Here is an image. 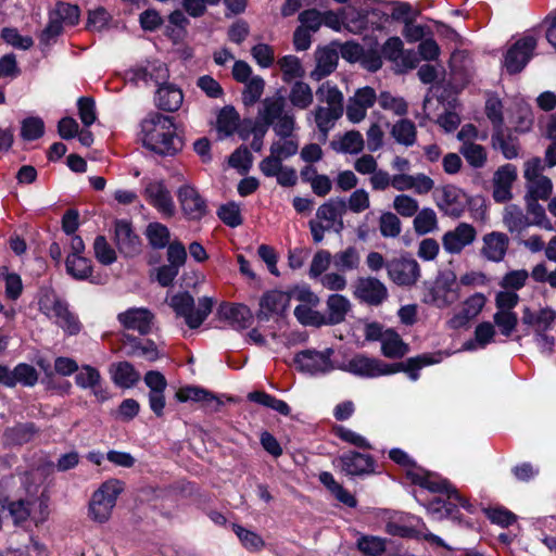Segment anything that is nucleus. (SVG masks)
Returning a JSON list of instances; mask_svg holds the SVG:
<instances>
[{"label": "nucleus", "instance_id": "nucleus-1", "mask_svg": "<svg viewBox=\"0 0 556 556\" xmlns=\"http://www.w3.org/2000/svg\"><path fill=\"white\" fill-rule=\"evenodd\" d=\"M141 134L143 146L160 155H174L184 146L176 134L173 117L159 112L150 113L142 121Z\"/></svg>", "mask_w": 556, "mask_h": 556}, {"label": "nucleus", "instance_id": "nucleus-2", "mask_svg": "<svg viewBox=\"0 0 556 556\" xmlns=\"http://www.w3.org/2000/svg\"><path fill=\"white\" fill-rule=\"evenodd\" d=\"M286 99L278 94L267 97L262 101V109L258 111V117L263 121V127L273 126L277 136L282 139L289 138L295 128L293 114L286 112Z\"/></svg>", "mask_w": 556, "mask_h": 556}, {"label": "nucleus", "instance_id": "nucleus-3", "mask_svg": "<svg viewBox=\"0 0 556 556\" xmlns=\"http://www.w3.org/2000/svg\"><path fill=\"white\" fill-rule=\"evenodd\" d=\"M123 490L124 483L117 479L102 483L90 500L89 517L100 523L108 521Z\"/></svg>", "mask_w": 556, "mask_h": 556}, {"label": "nucleus", "instance_id": "nucleus-4", "mask_svg": "<svg viewBox=\"0 0 556 556\" xmlns=\"http://www.w3.org/2000/svg\"><path fill=\"white\" fill-rule=\"evenodd\" d=\"M469 41L454 30V94L458 93L473 76V60Z\"/></svg>", "mask_w": 556, "mask_h": 556}, {"label": "nucleus", "instance_id": "nucleus-5", "mask_svg": "<svg viewBox=\"0 0 556 556\" xmlns=\"http://www.w3.org/2000/svg\"><path fill=\"white\" fill-rule=\"evenodd\" d=\"M534 36L527 35L515 41L504 54V66L509 75L520 73L533 56L536 48Z\"/></svg>", "mask_w": 556, "mask_h": 556}, {"label": "nucleus", "instance_id": "nucleus-6", "mask_svg": "<svg viewBox=\"0 0 556 556\" xmlns=\"http://www.w3.org/2000/svg\"><path fill=\"white\" fill-rule=\"evenodd\" d=\"M334 351L330 348L324 351L304 350L295 354L294 364L296 368L309 375L326 374L336 368L331 362Z\"/></svg>", "mask_w": 556, "mask_h": 556}, {"label": "nucleus", "instance_id": "nucleus-7", "mask_svg": "<svg viewBox=\"0 0 556 556\" xmlns=\"http://www.w3.org/2000/svg\"><path fill=\"white\" fill-rule=\"evenodd\" d=\"M387 271L389 278L395 285L402 287L415 285L420 276L417 261L404 255L388 260Z\"/></svg>", "mask_w": 556, "mask_h": 556}, {"label": "nucleus", "instance_id": "nucleus-8", "mask_svg": "<svg viewBox=\"0 0 556 556\" xmlns=\"http://www.w3.org/2000/svg\"><path fill=\"white\" fill-rule=\"evenodd\" d=\"M356 300L369 306L381 305L389 296L386 285L376 277H358L353 286Z\"/></svg>", "mask_w": 556, "mask_h": 556}, {"label": "nucleus", "instance_id": "nucleus-9", "mask_svg": "<svg viewBox=\"0 0 556 556\" xmlns=\"http://www.w3.org/2000/svg\"><path fill=\"white\" fill-rule=\"evenodd\" d=\"M167 262L155 269V279L162 287H168L179 273V268L185 265L187 251L182 243L178 241L170 242L167 247Z\"/></svg>", "mask_w": 556, "mask_h": 556}, {"label": "nucleus", "instance_id": "nucleus-10", "mask_svg": "<svg viewBox=\"0 0 556 556\" xmlns=\"http://www.w3.org/2000/svg\"><path fill=\"white\" fill-rule=\"evenodd\" d=\"M177 198L184 215L190 220H200L207 213L205 199L191 185H182Z\"/></svg>", "mask_w": 556, "mask_h": 556}, {"label": "nucleus", "instance_id": "nucleus-11", "mask_svg": "<svg viewBox=\"0 0 556 556\" xmlns=\"http://www.w3.org/2000/svg\"><path fill=\"white\" fill-rule=\"evenodd\" d=\"M348 212L346 201L343 198H331L321 204L316 212L317 219L325 220L336 233L344 229L343 215Z\"/></svg>", "mask_w": 556, "mask_h": 556}, {"label": "nucleus", "instance_id": "nucleus-12", "mask_svg": "<svg viewBox=\"0 0 556 556\" xmlns=\"http://www.w3.org/2000/svg\"><path fill=\"white\" fill-rule=\"evenodd\" d=\"M517 178V169L513 164H505L497 168L493 177L492 197L496 203H506L513 198L511 186Z\"/></svg>", "mask_w": 556, "mask_h": 556}, {"label": "nucleus", "instance_id": "nucleus-13", "mask_svg": "<svg viewBox=\"0 0 556 556\" xmlns=\"http://www.w3.org/2000/svg\"><path fill=\"white\" fill-rule=\"evenodd\" d=\"M144 382L150 389V408L157 417L163 416V409L165 407L164 391L167 387L164 375L156 370H150L144 375Z\"/></svg>", "mask_w": 556, "mask_h": 556}, {"label": "nucleus", "instance_id": "nucleus-14", "mask_svg": "<svg viewBox=\"0 0 556 556\" xmlns=\"http://www.w3.org/2000/svg\"><path fill=\"white\" fill-rule=\"evenodd\" d=\"M454 498V523H457L458 527L468 529L472 535L471 543L479 542V530L480 523L473 520H464L462 515L459 514L457 506L463 507L467 513L475 515L478 511V506L469 501V498L465 497L460 494V492L454 486L453 491Z\"/></svg>", "mask_w": 556, "mask_h": 556}, {"label": "nucleus", "instance_id": "nucleus-15", "mask_svg": "<svg viewBox=\"0 0 556 556\" xmlns=\"http://www.w3.org/2000/svg\"><path fill=\"white\" fill-rule=\"evenodd\" d=\"M437 362H439V359L434 358L429 354L418 355L416 357H410L405 362H400L391 365L384 364L383 362L380 361V369L382 370L381 376L395 374L399 371H405L408 374L412 380H417L418 370L420 368L430 364H434Z\"/></svg>", "mask_w": 556, "mask_h": 556}, {"label": "nucleus", "instance_id": "nucleus-16", "mask_svg": "<svg viewBox=\"0 0 556 556\" xmlns=\"http://www.w3.org/2000/svg\"><path fill=\"white\" fill-rule=\"evenodd\" d=\"M291 294L273 290L265 293L260 301V309L256 317L260 320H268L271 314H283L289 306Z\"/></svg>", "mask_w": 556, "mask_h": 556}, {"label": "nucleus", "instance_id": "nucleus-17", "mask_svg": "<svg viewBox=\"0 0 556 556\" xmlns=\"http://www.w3.org/2000/svg\"><path fill=\"white\" fill-rule=\"evenodd\" d=\"M117 318L125 328L137 330L144 336L151 331L154 315L147 308H129L118 314Z\"/></svg>", "mask_w": 556, "mask_h": 556}, {"label": "nucleus", "instance_id": "nucleus-18", "mask_svg": "<svg viewBox=\"0 0 556 556\" xmlns=\"http://www.w3.org/2000/svg\"><path fill=\"white\" fill-rule=\"evenodd\" d=\"M144 195L150 203L167 216H173L175 205L170 192L162 181H150L144 188Z\"/></svg>", "mask_w": 556, "mask_h": 556}, {"label": "nucleus", "instance_id": "nucleus-19", "mask_svg": "<svg viewBox=\"0 0 556 556\" xmlns=\"http://www.w3.org/2000/svg\"><path fill=\"white\" fill-rule=\"evenodd\" d=\"M219 318L228 320L236 329H247L252 325L251 309L243 304L222 303L217 309Z\"/></svg>", "mask_w": 556, "mask_h": 556}, {"label": "nucleus", "instance_id": "nucleus-20", "mask_svg": "<svg viewBox=\"0 0 556 556\" xmlns=\"http://www.w3.org/2000/svg\"><path fill=\"white\" fill-rule=\"evenodd\" d=\"M115 242L121 253L132 256L139 252L140 238L132 231L127 220L115 222Z\"/></svg>", "mask_w": 556, "mask_h": 556}, {"label": "nucleus", "instance_id": "nucleus-21", "mask_svg": "<svg viewBox=\"0 0 556 556\" xmlns=\"http://www.w3.org/2000/svg\"><path fill=\"white\" fill-rule=\"evenodd\" d=\"M352 308L348 298L342 294H330L326 301V312L323 313L325 325L334 326L343 323Z\"/></svg>", "mask_w": 556, "mask_h": 556}, {"label": "nucleus", "instance_id": "nucleus-22", "mask_svg": "<svg viewBox=\"0 0 556 556\" xmlns=\"http://www.w3.org/2000/svg\"><path fill=\"white\" fill-rule=\"evenodd\" d=\"M342 469L351 476H361L374 472L375 462L370 455L350 452L340 457Z\"/></svg>", "mask_w": 556, "mask_h": 556}, {"label": "nucleus", "instance_id": "nucleus-23", "mask_svg": "<svg viewBox=\"0 0 556 556\" xmlns=\"http://www.w3.org/2000/svg\"><path fill=\"white\" fill-rule=\"evenodd\" d=\"M48 315L55 319V323L70 336L77 334L80 331V323L77 317L70 312L67 305L60 300H54Z\"/></svg>", "mask_w": 556, "mask_h": 556}, {"label": "nucleus", "instance_id": "nucleus-24", "mask_svg": "<svg viewBox=\"0 0 556 556\" xmlns=\"http://www.w3.org/2000/svg\"><path fill=\"white\" fill-rule=\"evenodd\" d=\"M486 302L483 293L477 292L464 301L458 313L454 314V327H465L475 319L482 311Z\"/></svg>", "mask_w": 556, "mask_h": 556}, {"label": "nucleus", "instance_id": "nucleus-25", "mask_svg": "<svg viewBox=\"0 0 556 556\" xmlns=\"http://www.w3.org/2000/svg\"><path fill=\"white\" fill-rule=\"evenodd\" d=\"M315 59L316 67L311 73V77L319 81L337 68L339 54L336 49L325 47L316 51Z\"/></svg>", "mask_w": 556, "mask_h": 556}, {"label": "nucleus", "instance_id": "nucleus-26", "mask_svg": "<svg viewBox=\"0 0 556 556\" xmlns=\"http://www.w3.org/2000/svg\"><path fill=\"white\" fill-rule=\"evenodd\" d=\"M484 247L482 254L492 262H501L504 260L509 239L508 236L503 232L493 231L488 233L483 238Z\"/></svg>", "mask_w": 556, "mask_h": 556}, {"label": "nucleus", "instance_id": "nucleus-27", "mask_svg": "<svg viewBox=\"0 0 556 556\" xmlns=\"http://www.w3.org/2000/svg\"><path fill=\"white\" fill-rule=\"evenodd\" d=\"M343 370L364 377L381 376L380 361L358 354L351 358L343 367Z\"/></svg>", "mask_w": 556, "mask_h": 556}, {"label": "nucleus", "instance_id": "nucleus-28", "mask_svg": "<svg viewBox=\"0 0 556 556\" xmlns=\"http://www.w3.org/2000/svg\"><path fill=\"white\" fill-rule=\"evenodd\" d=\"M184 94L174 85L161 86L156 91L155 103L159 109L166 112L177 111L182 103Z\"/></svg>", "mask_w": 556, "mask_h": 556}, {"label": "nucleus", "instance_id": "nucleus-29", "mask_svg": "<svg viewBox=\"0 0 556 556\" xmlns=\"http://www.w3.org/2000/svg\"><path fill=\"white\" fill-rule=\"evenodd\" d=\"M110 371L115 384L122 388H130L140 380L139 371L129 362L113 364Z\"/></svg>", "mask_w": 556, "mask_h": 556}, {"label": "nucleus", "instance_id": "nucleus-30", "mask_svg": "<svg viewBox=\"0 0 556 556\" xmlns=\"http://www.w3.org/2000/svg\"><path fill=\"white\" fill-rule=\"evenodd\" d=\"M494 325L490 321H482L475 329V337L463 344V351H473L477 348L484 349L495 337Z\"/></svg>", "mask_w": 556, "mask_h": 556}, {"label": "nucleus", "instance_id": "nucleus-31", "mask_svg": "<svg viewBox=\"0 0 556 556\" xmlns=\"http://www.w3.org/2000/svg\"><path fill=\"white\" fill-rule=\"evenodd\" d=\"M408 350V344L402 340L397 332L392 329H387L384 331V338L381 343V351L386 357L401 358L407 353Z\"/></svg>", "mask_w": 556, "mask_h": 556}, {"label": "nucleus", "instance_id": "nucleus-32", "mask_svg": "<svg viewBox=\"0 0 556 556\" xmlns=\"http://www.w3.org/2000/svg\"><path fill=\"white\" fill-rule=\"evenodd\" d=\"M169 305L176 315L184 317L186 324L191 328V320L194 319V299L189 292L178 293L172 296Z\"/></svg>", "mask_w": 556, "mask_h": 556}, {"label": "nucleus", "instance_id": "nucleus-33", "mask_svg": "<svg viewBox=\"0 0 556 556\" xmlns=\"http://www.w3.org/2000/svg\"><path fill=\"white\" fill-rule=\"evenodd\" d=\"M319 480L339 502L343 503L349 507L356 506V498L349 491H346L340 483H338L330 472H321L319 475Z\"/></svg>", "mask_w": 556, "mask_h": 556}, {"label": "nucleus", "instance_id": "nucleus-34", "mask_svg": "<svg viewBox=\"0 0 556 556\" xmlns=\"http://www.w3.org/2000/svg\"><path fill=\"white\" fill-rule=\"evenodd\" d=\"M359 253L355 247H349L332 255L333 266L340 273L355 270L359 266Z\"/></svg>", "mask_w": 556, "mask_h": 556}, {"label": "nucleus", "instance_id": "nucleus-35", "mask_svg": "<svg viewBox=\"0 0 556 556\" xmlns=\"http://www.w3.org/2000/svg\"><path fill=\"white\" fill-rule=\"evenodd\" d=\"M481 511L491 523L502 528H508L517 521V516L502 505L481 507Z\"/></svg>", "mask_w": 556, "mask_h": 556}, {"label": "nucleus", "instance_id": "nucleus-36", "mask_svg": "<svg viewBox=\"0 0 556 556\" xmlns=\"http://www.w3.org/2000/svg\"><path fill=\"white\" fill-rule=\"evenodd\" d=\"M459 153L473 168H481L486 163L488 154L485 148L472 141H465L459 149Z\"/></svg>", "mask_w": 556, "mask_h": 556}, {"label": "nucleus", "instance_id": "nucleus-37", "mask_svg": "<svg viewBox=\"0 0 556 556\" xmlns=\"http://www.w3.org/2000/svg\"><path fill=\"white\" fill-rule=\"evenodd\" d=\"M484 112L492 124L493 131L504 128L503 103L496 93H489Z\"/></svg>", "mask_w": 556, "mask_h": 556}, {"label": "nucleus", "instance_id": "nucleus-38", "mask_svg": "<svg viewBox=\"0 0 556 556\" xmlns=\"http://www.w3.org/2000/svg\"><path fill=\"white\" fill-rule=\"evenodd\" d=\"M289 100L293 106L305 110L313 103L311 87L301 80L295 81L290 90Z\"/></svg>", "mask_w": 556, "mask_h": 556}, {"label": "nucleus", "instance_id": "nucleus-39", "mask_svg": "<svg viewBox=\"0 0 556 556\" xmlns=\"http://www.w3.org/2000/svg\"><path fill=\"white\" fill-rule=\"evenodd\" d=\"M316 96L321 102L328 104L327 109H336L339 113L343 114V94L337 87L325 83L318 87Z\"/></svg>", "mask_w": 556, "mask_h": 556}, {"label": "nucleus", "instance_id": "nucleus-40", "mask_svg": "<svg viewBox=\"0 0 556 556\" xmlns=\"http://www.w3.org/2000/svg\"><path fill=\"white\" fill-rule=\"evenodd\" d=\"M331 147L333 150L341 151L344 153H351V154H357L363 151L364 149V139L359 131L357 130H350L346 131L343 137L341 138V141L338 143L332 141Z\"/></svg>", "mask_w": 556, "mask_h": 556}, {"label": "nucleus", "instance_id": "nucleus-41", "mask_svg": "<svg viewBox=\"0 0 556 556\" xmlns=\"http://www.w3.org/2000/svg\"><path fill=\"white\" fill-rule=\"evenodd\" d=\"M492 147L500 150L506 160H513L519 155V143L508 142L504 128L494 130L491 136Z\"/></svg>", "mask_w": 556, "mask_h": 556}, {"label": "nucleus", "instance_id": "nucleus-42", "mask_svg": "<svg viewBox=\"0 0 556 556\" xmlns=\"http://www.w3.org/2000/svg\"><path fill=\"white\" fill-rule=\"evenodd\" d=\"M451 280L444 274H441L431 289L432 302L438 307H447L451 304Z\"/></svg>", "mask_w": 556, "mask_h": 556}, {"label": "nucleus", "instance_id": "nucleus-43", "mask_svg": "<svg viewBox=\"0 0 556 556\" xmlns=\"http://www.w3.org/2000/svg\"><path fill=\"white\" fill-rule=\"evenodd\" d=\"M391 135L394 139L406 147L413 146L416 141V127L409 119H401L392 127Z\"/></svg>", "mask_w": 556, "mask_h": 556}, {"label": "nucleus", "instance_id": "nucleus-44", "mask_svg": "<svg viewBox=\"0 0 556 556\" xmlns=\"http://www.w3.org/2000/svg\"><path fill=\"white\" fill-rule=\"evenodd\" d=\"M149 243L154 249H163L169 245L170 233L169 229L160 223H150L146 230Z\"/></svg>", "mask_w": 556, "mask_h": 556}, {"label": "nucleus", "instance_id": "nucleus-45", "mask_svg": "<svg viewBox=\"0 0 556 556\" xmlns=\"http://www.w3.org/2000/svg\"><path fill=\"white\" fill-rule=\"evenodd\" d=\"M239 114L233 106L223 108L217 117V128L226 136L232 135L239 126Z\"/></svg>", "mask_w": 556, "mask_h": 556}, {"label": "nucleus", "instance_id": "nucleus-46", "mask_svg": "<svg viewBox=\"0 0 556 556\" xmlns=\"http://www.w3.org/2000/svg\"><path fill=\"white\" fill-rule=\"evenodd\" d=\"M244 84L242 102L247 106H252L260 101L265 89V80L261 76H253Z\"/></svg>", "mask_w": 556, "mask_h": 556}, {"label": "nucleus", "instance_id": "nucleus-47", "mask_svg": "<svg viewBox=\"0 0 556 556\" xmlns=\"http://www.w3.org/2000/svg\"><path fill=\"white\" fill-rule=\"evenodd\" d=\"M38 432L35 424H21L5 431L8 440L14 444L22 445L29 442Z\"/></svg>", "mask_w": 556, "mask_h": 556}, {"label": "nucleus", "instance_id": "nucleus-48", "mask_svg": "<svg viewBox=\"0 0 556 556\" xmlns=\"http://www.w3.org/2000/svg\"><path fill=\"white\" fill-rule=\"evenodd\" d=\"M477 237L476 228L467 223H460L454 228V254L460 253L466 247L471 244Z\"/></svg>", "mask_w": 556, "mask_h": 556}, {"label": "nucleus", "instance_id": "nucleus-49", "mask_svg": "<svg viewBox=\"0 0 556 556\" xmlns=\"http://www.w3.org/2000/svg\"><path fill=\"white\" fill-rule=\"evenodd\" d=\"M315 123L324 137H327L328 131L333 126V123L338 121L342 114L336 109H326L325 106H317L314 111Z\"/></svg>", "mask_w": 556, "mask_h": 556}, {"label": "nucleus", "instance_id": "nucleus-50", "mask_svg": "<svg viewBox=\"0 0 556 556\" xmlns=\"http://www.w3.org/2000/svg\"><path fill=\"white\" fill-rule=\"evenodd\" d=\"M66 269L76 279H87L92 273L91 261L80 255L67 256Z\"/></svg>", "mask_w": 556, "mask_h": 556}, {"label": "nucleus", "instance_id": "nucleus-51", "mask_svg": "<svg viewBox=\"0 0 556 556\" xmlns=\"http://www.w3.org/2000/svg\"><path fill=\"white\" fill-rule=\"evenodd\" d=\"M379 230L383 238H396L401 233V220L392 212H384L379 218Z\"/></svg>", "mask_w": 556, "mask_h": 556}, {"label": "nucleus", "instance_id": "nucleus-52", "mask_svg": "<svg viewBox=\"0 0 556 556\" xmlns=\"http://www.w3.org/2000/svg\"><path fill=\"white\" fill-rule=\"evenodd\" d=\"M494 325L502 336L509 338L518 325V316L515 312H496L493 315Z\"/></svg>", "mask_w": 556, "mask_h": 556}, {"label": "nucleus", "instance_id": "nucleus-53", "mask_svg": "<svg viewBox=\"0 0 556 556\" xmlns=\"http://www.w3.org/2000/svg\"><path fill=\"white\" fill-rule=\"evenodd\" d=\"M437 227V215L431 208L418 211L414 219V229L418 235H426Z\"/></svg>", "mask_w": 556, "mask_h": 556}, {"label": "nucleus", "instance_id": "nucleus-54", "mask_svg": "<svg viewBox=\"0 0 556 556\" xmlns=\"http://www.w3.org/2000/svg\"><path fill=\"white\" fill-rule=\"evenodd\" d=\"M294 316L302 325L305 326H325V318L323 317V313L313 309L308 305H298L294 309Z\"/></svg>", "mask_w": 556, "mask_h": 556}, {"label": "nucleus", "instance_id": "nucleus-55", "mask_svg": "<svg viewBox=\"0 0 556 556\" xmlns=\"http://www.w3.org/2000/svg\"><path fill=\"white\" fill-rule=\"evenodd\" d=\"M278 64L283 73L285 81H290L293 78H301L305 74L300 60L294 55L283 56L278 61Z\"/></svg>", "mask_w": 556, "mask_h": 556}, {"label": "nucleus", "instance_id": "nucleus-56", "mask_svg": "<svg viewBox=\"0 0 556 556\" xmlns=\"http://www.w3.org/2000/svg\"><path fill=\"white\" fill-rule=\"evenodd\" d=\"M45 124L39 117H27L22 122L21 136L24 140L30 141L43 136Z\"/></svg>", "mask_w": 556, "mask_h": 556}, {"label": "nucleus", "instance_id": "nucleus-57", "mask_svg": "<svg viewBox=\"0 0 556 556\" xmlns=\"http://www.w3.org/2000/svg\"><path fill=\"white\" fill-rule=\"evenodd\" d=\"M553 192L552 180L547 176H540L529 187L526 198L535 200H547Z\"/></svg>", "mask_w": 556, "mask_h": 556}, {"label": "nucleus", "instance_id": "nucleus-58", "mask_svg": "<svg viewBox=\"0 0 556 556\" xmlns=\"http://www.w3.org/2000/svg\"><path fill=\"white\" fill-rule=\"evenodd\" d=\"M357 547L366 556H380L386 551V540L378 536H362L357 541Z\"/></svg>", "mask_w": 556, "mask_h": 556}, {"label": "nucleus", "instance_id": "nucleus-59", "mask_svg": "<svg viewBox=\"0 0 556 556\" xmlns=\"http://www.w3.org/2000/svg\"><path fill=\"white\" fill-rule=\"evenodd\" d=\"M1 38L14 48L28 50L33 47L34 40L29 36L20 35L16 28L4 27L1 30Z\"/></svg>", "mask_w": 556, "mask_h": 556}, {"label": "nucleus", "instance_id": "nucleus-60", "mask_svg": "<svg viewBox=\"0 0 556 556\" xmlns=\"http://www.w3.org/2000/svg\"><path fill=\"white\" fill-rule=\"evenodd\" d=\"M217 216L229 227H238L242 224L243 219L240 214V207L235 202L223 204L218 211Z\"/></svg>", "mask_w": 556, "mask_h": 556}, {"label": "nucleus", "instance_id": "nucleus-61", "mask_svg": "<svg viewBox=\"0 0 556 556\" xmlns=\"http://www.w3.org/2000/svg\"><path fill=\"white\" fill-rule=\"evenodd\" d=\"M94 255L103 265H110L116 261V253L110 247L104 236H98L93 243Z\"/></svg>", "mask_w": 556, "mask_h": 556}, {"label": "nucleus", "instance_id": "nucleus-62", "mask_svg": "<svg viewBox=\"0 0 556 556\" xmlns=\"http://www.w3.org/2000/svg\"><path fill=\"white\" fill-rule=\"evenodd\" d=\"M378 101L382 109L393 111L396 115L403 116L407 113L406 101L403 98L393 97L388 91L381 92Z\"/></svg>", "mask_w": 556, "mask_h": 556}, {"label": "nucleus", "instance_id": "nucleus-63", "mask_svg": "<svg viewBox=\"0 0 556 556\" xmlns=\"http://www.w3.org/2000/svg\"><path fill=\"white\" fill-rule=\"evenodd\" d=\"M233 531L238 535L244 547L250 551H260L265 544L263 539L258 534L239 525H233Z\"/></svg>", "mask_w": 556, "mask_h": 556}, {"label": "nucleus", "instance_id": "nucleus-64", "mask_svg": "<svg viewBox=\"0 0 556 556\" xmlns=\"http://www.w3.org/2000/svg\"><path fill=\"white\" fill-rule=\"evenodd\" d=\"M394 210L403 217H412L417 214L419 204L417 200L407 194L396 195L393 200Z\"/></svg>", "mask_w": 556, "mask_h": 556}]
</instances>
